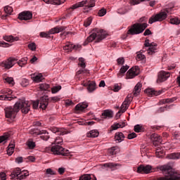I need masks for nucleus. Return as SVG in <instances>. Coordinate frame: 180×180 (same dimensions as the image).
I'll return each mask as SVG.
<instances>
[{
    "instance_id": "obj_7",
    "label": "nucleus",
    "mask_w": 180,
    "mask_h": 180,
    "mask_svg": "<svg viewBox=\"0 0 180 180\" xmlns=\"http://www.w3.org/2000/svg\"><path fill=\"white\" fill-rule=\"evenodd\" d=\"M11 176V179H15V178L20 180L26 179V178L29 176V172H27V170L22 171L19 167H18L13 171Z\"/></svg>"
},
{
    "instance_id": "obj_63",
    "label": "nucleus",
    "mask_w": 180,
    "mask_h": 180,
    "mask_svg": "<svg viewBox=\"0 0 180 180\" xmlns=\"http://www.w3.org/2000/svg\"><path fill=\"white\" fill-rule=\"evenodd\" d=\"M8 136H0V143H3V141H6L8 140Z\"/></svg>"
},
{
    "instance_id": "obj_1",
    "label": "nucleus",
    "mask_w": 180,
    "mask_h": 180,
    "mask_svg": "<svg viewBox=\"0 0 180 180\" xmlns=\"http://www.w3.org/2000/svg\"><path fill=\"white\" fill-rule=\"evenodd\" d=\"M157 169L162 172L165 174L164 176L155 177L154 180H180V176H178V173L172 169V167L168 165L158 166L155 169L150 165H141L137 168L136 172L139 174H150V172H155Z\"/></svg>"
},
{
    "instance_id": "obj_44",
    "label": "nucleus",
    "mask_w": 180,
    "mask_h": 180,
    "mask_svg": "<svg viewBox=\"0 0 180 180\" xmlns=\"http://www.w3.org/2000/svg\"><path fill=\"white\" fill-rule=\"evenodd\" d=\"M4 82H7L10 85H15V81L13 80V77H6L4 78Z\"/></svg>"
},
{
    "instance_id": "obj_17",
    "label": "nucleus",
    "mask_w": 180,
    "mask_h": 180,
    "mask_svg": "<svg viewBox=\"0 0 180 180\" xmlns=\"http://www.w3.org/2000/svg\"><path fill=\"white\" fill-rule=\"evenodd\" d=\"M84 86H86V89L89 94H92L96 89V83L95 82L89 81L84 83Z\"/></svg>"
},
{
    "instance_id": "obj_11",
    "label": "nucleus",
    "mask_w": 180,
    "mask_h": 180,
    "mask_svg": "<svg viewBox=\"0 0 180 180\" xmlns=\"http://www.w3.org/2000/svg\"><path fill=\"white\" fill-rule=\"evenodd\" d=\"M144 46L145 47L143 49V51H146V48L148 47V49H147L148 54L152 55L154 54L155 51H157V44L154 42L150 43V40L148 39H146L145 41Z\"/></svg>"
},
{
    "instance_id": "obj_3",
    "label": "nucleus",
    "mask_w": 180,
    "mask_h": 180,
    "mask_svg": "<svg viewBox=\"0 0 180 180\" xmlns=\"http://www.w3.org/2000/svg\"><path fill=\"white\" fill-rule=\"evenodd\" d=\"M105 38L106 34L105 33V31H103V30H99L98 28H96L94 30V32L87 37L84 44V46H86L88 43H91L94 41V40H95L96 43H99Z\"/></svg>"
},
{
    "instance_id": "obj_38",
    "label": "nucleus",
    "mask_w": 180,
    "mask_h": 180,
    "mask_svg": "<svg viewBox=\"0 0 180 180\" xmlns=\"http://www.w3.org/2000/svg\"><path fill=\"white\" fill-rule=\"evenodd\" d=\"M39 89H41V91H48V92H50L51 87L49 84L43 83L39 84Z\"/></svg>"
},
{
    "instance_id": "obj_16",
    "label": "nucleus",
    "mask_w": 180,
    "mask_h": 180,
    "mask_svg": "<svg viewBox=\"0 0 180 180\" xmlns=\"http://www.w3.org/2000/svg\"><path fill=\"white\" fill-rule=\"evenodd\" d=\"M79 63H78V65H79V67H82V69L78 70L77 74V75H79L80 74H85L88 71L86 70V69H85V67H86V65L85 64V59H84V58H79Z\"/></svg>"
},
{
    "instance_id": "obj_25",
    "label": "nucleus",
    "mask_w": 180,
    "mask_h": 180,
    "mask_svg": "<svg viewBox=\"0 0 180 180\" xmlns=\"http://www.w3.org/2000/svg\"><path fill=\"white\" fill-rule=\"evenodd\" d=\"M45 4H52L53 5H61L64 4L65 0H42Z\"/></svg>"
},
{
    "instance_id": "obj_27",
    "label": "nucleus",
    "mask_w": 180,
    "mask_h": 180,
    "mask_svg": "<svg viewBox=\"0 0 180 180\" xmlns=\"http://www.w3.org/2000/svg\"><path fill=\"white\" fill-rule=\"evenodd\" d=\"M31 78L33 79V81H34V82H41V81H43V75H41V73L32 75Z\"/></svg>"
},
{
    "instance_id": "obj_34",
    "label": "nucleus",
    "mask_w": 180,
    "mask_h": 180,
    "mask_svg": "<svg viewBox=\"0 0 180 180\" xmlns=\"http://www.w3.org/2000/svg\"><path fill=\"white\" fill-rule=\"evenodd\" d=\"M88 108V103H79L75 106L76 110H85Z\"/></svg>"
},
{
    "instance_id": "obj_24",
    "label": "nucleus",
    "mask_w": 180,
    "mask_h": 180,
    "mask_svg": "<svg viewBox=\"0 0 180 180\" xmlns=\"http://www.w3.org/2000/svg\"><path fill=\"white\" fill-rule=\"evenodd\" d=\"M4 39L6 41L13 43V41H19V37H13L12 35H8V36L4 37Z\"/></svg>"
},
{
    "instance_id": "obj_50",
    "label": "nucleus",
    "mask_w": 180,
    "mask_h": 180,
    "mask_svg": "<svg viewBox=\"0 0 180 180\" xmlns=\"http://www.w3.org/2000/svg\"><path fill=\"white\" fill-rule=\"evenodd\" d=\"M175 101H176V98H172L163 99L162 102L163 103H172V102H175Z\"/></svg>"
},
{
    "instance_id": "obj_45",
    "label": "nucleus",
    "mask_w": 180,
    "mask_h": 180,
    "mask_svg": "<svg viewBox=\"0 0 180 180\" xmlns=\"http://www.w3.org/2000/svg\"><path fill=\"white\" fill-rule=\"evenodd\" d=\"M51 91L52 92V94H57V92H58L59 91H61V86H55L52 88H51Z\"/></svg>"
},
{
    "instance_id": "obj_10",
    "label": "nucleus",
    "mask_w": 180,
    "mask_h": 180,
    "mask_svg": "<svg viewBox=\"0 0 180 180\" xmlns=\"http://www.w3.org/2000/svg\"><path fill=\"white\" fill-rule=\"evenodd\" d=\"M51 153L54 154L55 155H67V154H69L70 150H65V148H63L60 145H55L50 148Z\"/></svg>"
},
{
    "instance_id": "obj_61",
    "label": "nucleus",
    "mask_w": 180,
    "mask_h": 180,
    "mask_svg": "<svg viewBox=\"0 0 180 180\" xmlns=\"http://www.w3.org/2000/svg\"><path fill=\"white\" fill-rule=\"evenodd\" d=\"M136 137H137V134H136V133L134 132L128 134V139L129 140H131L132 139H136Z\"/></svg>"
},
{
    "instance_id": "obj_58",
    "label": "nucleus",
    "mask_w": 180,
    "mask_h": 180,
    "mask_svg": "<svg viewBox=\"0 0 180 180\" xmlns=\"http://www.w3.org/2000/svg\"><path fill=\"white\" fill-rule=\"evenodd\" d=\"M55 144H56V146H58V144H63V138L57 137L55 140Z\"/></svg>"
},
{
    "instance_id": "obj_33",
    "label": "nucleus",
    "mask_w": 180,
    "mask_h": 180,
    "mask_svg": "<svg viewBox=\"0 0 180 180\" xmlns=\"http://www.w3.org/2000/svg\"><path fill=\"white\" fill-rule=\"evenodd\" d=\"M141 86H143V85L141 84V83H138L135 87H134V90L133 91V94L135 96H137V95H139V94H140V92H141Z\"/></svg>"
},
{
    "instance_id": "obj_37",
    "label": "nucleus",
    "mask_w": 180,
    "mask_h": 180,
    "mask_svg": "<svg viewBox=\"0 0 180 180\" xmlns=\"http://www.w3.org/2000/svg\"><path fill=\"white\" fill-rule=\"evenodd\" d=\"M145 92H146L148 95H151V96L155 95L157 96L158 95H161V91H155L152 89H146Z\"/></svg>"
},
{
    "instance_id": "obj_39",
    "label": "nucleus",
    "mask_w": 180,
    "mask_h": 180,
    "mask_svg": "<svg viewBox=\"0 0 180 180\" xmlns=\"http://www.w3.org/2000/svg\"><path fill=\"white\" fill-rule=\"evenodd\" d=\"M108 153L110 155H116L119 153V147L114 146L108 150Z\"/></svg>"
},
{
    "instance_id": "obj_54",
    "label": "nucleus",
    "mask_w": 180,
    "mask_h": 180,
    "mask_svg": "<svg viewBox=\"0 0 180 180\" xmlns=\"http://www.w3.org/2000/svg\"><path fill=\"white\" fill-rule=\"evenodd\" d=\"M40 135H41L40 139H41V140H44L45 141H47V140L50 139V136H49V132H47V134H44Z\"/></svg>"
},
{
    "instance_id": "obj_30",
    "label": "nucleus",
    "mask_w": 180,
    "mask_h": 180,
    "mask_svg": "<svg viewBox=\"0 0 180 180\" xmlns=\"http://www.w3.org/2000/svg\"><path fill=\"white\" fill-rule=\"evenodd\" d=\"M98 136H99V131L96 129H93L86 134L87 137H91L93 139L98 137Z\"/></svg>"
},
{
    "instance_id": "obj_64",
    "label": "nucleus",
    "mask_w": 180,
    "mask_h": 180,
    "mask_svg": "<svg viewBox=\"0 0 180 180\" xmlns=\"http://www.w3.org/2000/svg\"><path fill=\"white\" fill-rule=\"evenodd\" d=\"M0 178L1 180H6V174L5 172H1L0 173Z\"/></svg>"
},
{
    "instance_id": "obj_8",
    "label": "nucleus",
    "mask_w": 180,
    "mask_h": 180,
    "mask_svg": "<svg viewBox=\"0 0 180 180\" xmlns=\"http://www.w3.org/2000/svg\"><path fill=\"white\" fill-rule=\"evenodd\" d=\"M82 6H85V8H94L95 6V1L94 0L90 1H82L80 2L76 3L75 4L72 5L70 8L69 11H74V9H77L78 8H82Z\"/></svg>"
},
{
    "instance_id": "obj_40",
    "label": "nucleus",
    "mask_w": 180,
    "mask_h": 180,
    "mask_svg": "<svg viewBox=\"0 0 180 180\" xmlns=\"http://www.w3.org/2000/svg\"><path fill=\"white\" fill-rule=\"evenodd\" d=\"M134 131L136 133H141V131H144V126L141 124H136L134 126Z\"/></svg>"
},
{
    "instance_id": "obj_36",
    "label": "nucleus",
    "mask_w": 180,
    "mask_h": 180,
    "mask_svg": "<svg viewBox=\"0 0 180 180\" xmlns=\"http://www.w3.org/2000/svg\"><path fill=\"white\" fill-rule=\"evenodd\" d=\"M124 126H126V122H118L112 126V130H117V129L123 128Z\"/></svg>"
},
{
    "instance_id": "obj_21",
    "label": "nucleus",
    "mask_w": 180,
    "mask_h": 180,
    "mask_svg": "<svg viewBox=\"0 0 180 180\" xmlns=\"http://www.w3.org/2000/svg\"><path fill=\"white\" fill-rule=\"evenodd\" d=\"M30 133L33 136H39L40 134H47V131L40 130L38 129H32L30 130Z\"/></svg>"
},
{
    "instance_id": "obj_55",
    "label": "nucleus",
    "mask_w": 180,
    "mask_h": 180,
    "mask_svg": "<svg viewBox=\"0 0 180 180\" xmlns=\"http://www.w3.org/2000/svg\"><path fill=\"white\" fill-rule=\"evenodd\" d=\"M144 1H150V0H131L130 1L131 5H139L140 2H144Z\"/></svg>"
},
{
    "instance_id": "obj_6",
    "label": "nucleus",
    "mask_w": 180,
    "mask_h": 180,
    "mask_svg": "<svg viewBox=\"0 0 180 180\" xmlns=\"http://www.w3.org/2000/svg\"><path fill=\"white\" fill-rule=\"evenodd\" d=\"M147 23H135L132 25V27L128 30L127 34H140V33H143V30L147 29Z\"/></svg>"
},
{
    "instance_id": "obj_42",
    "label": "nucleus",
    "mask_w": 180,
    "mask_h": 180,
    "mask_svg": "<svg viewBox=\"0 0 180 180\" xmlns=\"http://www.w3.org/2000/svg\"><path fill=\"white\" fill-rule=\"evenodd\" d=\"M171 25H180V19L178 17H172L170 18Z\"/></svg>"
},
{
    "instance_id": "obj_35",
    "label": "nucleus",
    "mask_w": 180,
    "mask_h": 180,
    "mask_svg": "<svg viewBox=\"0 0 180 180\" xmlns=\"http://www.w3.org/2000/svg\"><path fill=\"white\" fill-rule=\"evenodd\" d=\"M129 68H130L129 65L122 66L120 70V72L117 74L118 77H122L124 75Z\"/></svg>"
},
{
    "instance_id": "obj_9",
    "label": "nucleus",
    "mask_w": 180,
    "mask_h": 180,
    "mask_svg": "<svg viewBox=\"0 0 180 180\" xmlns=\"http://www.w3.org/2000/svg\"><path fill=\"white\" fill-rule=\"evenodd\" d=\"M64 30H65V27L56 26L51 29L49 32H40L39 36L40 37L49 39V37H50V34H56L57 33H60V32H64Z\"/></svg>"
},
{
    "instance_id": "obj_56",
    "label": "nucleus",
    "mask_w": 180,
    "mask_h": 180,
    "mask_svg": "<svg viewBox=\"0 0 180 180\" xmlns=\"http://www.w3.org/2000/svg\"><path fill=\"white\" fill-rule=\"evenodd\" d=\"M98 15V16H101V17L105 16V15H106V9L102 8V9L99 10Z\"/></svg>"
},
{
    "instance_id": "obj_60",
    "label": "nucleus",
    "mask_w": 180,
    "mask_h": 180,
    "mask_svg": "<svg viewBox=\"0 0 180 180\" xmlns=\"http://www.w3.org/2000/svg\"><path fill=\"white\" fill-rule=\"evenodd\" d=\"M117 61L119 65H123L124 64V58H119Z\"/></svg>"
},
{
    "instance_id": "obj_4",
    "label": "nucleus",
    "mask_w": 180,
    "mask_h": 180,
    "mask_svg": "<svg viewBox=\"0 0 180 180\" xmlns=\"http://www.w3.org/2000/svg\"><path fill=\"white\" fill-rule=\"evenodd\" d=\"M172 11V8H166L165 11H162L155 15H153L148 21L150 25H153L155 22H162V20H165L167 19V16H168V13H169Z\"/></svg>"
},
{
    "instance_id": "obj_57",
    "label": "nucleus",
    "mask_w": 180,
    "mask_h": 180,
    "mask_svg": "<svg viewBox=\"0 0 180 180\" xmlns=\"http://www.w3.org/2000/svg\"><path fill=\"white\" fill-rule=\"evenodd\" d=\"M27 47L30 49V50H32V51H34V50H36V44L34 42L28 44Z\"/></svg>"
},
{
    "instance_id": "obj_47",
    "label": "nucleus",
    "mask_w": 180,
    "mask_h": 180,
    "mask_svg": "<svg viewBox=\"0 0 180 180\" xmlns=\"http://www.w3.org/2000/svg\"><path fill=\"white\" fill-rule=\"evenodd\" d=\"M27 146L30 150H33L36 147V143L33 141L30 140L27 142Z\"/></svg>"
},
{
    "instance_id": "obj_49",
    "label": "nucleus",
    "mask_w": 180,
    "mask_h": 180,
    "mask_svg": "<svg viewBox=\"0 0 180 180\" xmlns=\"http://www.w3.org/2000/svg\"><path fill=\"white\" fill-rule=\"evenodd\" d=\"M4 12L7 13L8 15H11L13 12V8L11 6H6L4 7Z\"/></svg>"
},
{
    "instance_id": "obj_12",
    "label": "nucleus",
    "mask_w": 180,
    "mask_h": 180,
    "mask_svg": "<svg viewBox=\"0 0 180 180\" xmlns=\"http://www.w3.org/2000/svg\"><path fill=\"white\" fill-rule=\"evenodd\" d=\"M140 74V69L138 66H135L129 69L127 72V79H131L134 77H137Z\"/></svg>"
},
{
    "instance_id": "obj_59",
    "label": "nucleus",
    "mask_w": 180,
    "mask_h": 180,
    "mask_svg": "<svg viewBox=\"0 0 180 180\" xmlns=\"http://www.w3.org/2000/svg\"><path fill=\"white\" fill-rule=\"evenodd\" d=\"M46 174L47 175H56V172H54L51 168H49L46 169Z\"/></svg>"
},
{
    "instance_id": "obj_2",
    "label": "nucleus",
    "mask_w": 180,
    "mask_h": 180,
    "mask_svg": "<svg viewBox=\"0 0 180 180\" xmlns=\"http://www.w3.org/2000/svg\"><path fill=\"white\" fill-rule=\"evenodd\" d=\"M32 103L22 101L21 99L18 101L13 107L8 106L4 108L5 116L8 120V122L11 123L15 120L16 118V115L18 112L21 110L22 113L27 115L30 111V105Z\"/></svg>"
},
{
    "instance_id": "obj_13",
    "label": "nucleus",
    "mask_w": 180,
    "mask_h": 180,
    "mask_svg": "<svg viewBox=\"0 0 180 180\" xmlns=\"http://www.w3.org/2000/svg\"><path fill=\"white\" fill-rule=\"evenodd\" d=\"M16 58H9L7 60H4L1 63V66L6 70H9L12 68L15 64H16Z\"/></svg>"
},
{
    "instance_id": "obj_18",
    "label": "nucleus",
    "mask_w": 180,
    "mask_h": 180,
    "mask_svg": "<svg viewBox=\"0 0 180 180\" xmlns=\"http://www.w3.org/2000/svg\"><path fill=\"white\" fill-rule=\"evenodd\" d=\"M52 133H57L58 136H64V134H68V131L64 128H57L56 127L51 128Z\"/></svg>"
},
{
    "instance_id": "obj_31",
    "label": "nucleus",
    "mask_w": 180,
    "mask_h": 180,
    "mask_svg": "<svg viewBox=\"0 0 180 180\" xmlns=\"http://www.w3.org/2000/svg\"><path fill=\"white\" fill-rule=\"evenodd\" d=\"M79 180H96V177L93 174H84L79 177Z\"/></svg>"
},
{
    "instance_id": "obj_41",
    "label": "nucleus",
    "mask_w": 180,
    "mask_h": 180,
    "mask_svg": "<svg viewBox=\"0 0 180 180\" xmlns=\"http://www.w3.org/2000/svg\"><path fill=\"white\" fill-rule=\"evenodd\" d=\"M13 151H15V144L11 143L8 147L7 154H8V155H12Z\"/></svg>"
},
{
    "instance_id": "obj_32",
    "label": "nucleus",
    "mask_w": 180,
    "mask_h": 180,
    "mask_svg": "<svg viewBox=\"0 0 180 180\" xmlns=\"http://www.w3.org/2000/svg\"><path fill=\"white\" fill-rule=\"evenodd\" d=\"M167 158L169 160H179L180 159V153H173L168 154Z\"/></svg>"
},
{
    "instance_id": "obj_53",
    "label": "nucleus",
    "mask_w": 180,
    "mask_h": 180,
    "mask_svg": "<svg viewBox=\"0 0 180 180\" xmlns=\"http://www.w3.org/2000/svg\"><path fill=\"white\" fill-rule=\"evenodd\" d=\"M20 85L23 87L27 86V85H29V80L27 79H22Z\"/></svg>"
},
{
    "instance_id": "obj_23",
    "label": "nucleus",
    "mask_w": 180,
    "mask_h": 180,
    "mask_svg": "<svg viewBox=\"0 0 180 180\" xmlns=\"http://www.w3.org/2000/svg\"><path fill=\"white\" fill-rule=\"evenodd\" d=\"M101 116L103 119H110L113 117V112L109 110H105L101 114Z\"/></svg>"
},
{
    "instance_id": "obj_51",
    "label": "nucleus",
    "mask_w": 180,
    "mask_h": 180,
    "mask_svg": "<svg viewBox=\"0 0 180 180\" xmlns=\"http://www.w3.org/2000/svg\"><path fill=\"white\" fill-rule=\"evenodd\" d=\"M112 90L114 91V92H119V91H120V89H122V86L119 84H115L113 86H112Z\"/></svg>"
},
{
    "instance_id": "obj_15",
    "label": "nucleus",
    "mask_w": 180,
    "mask_h": 180,
    "mask_svg": "<svg viewBox=\"0 0 180 180\" xmlns=\"http://www.w3.org/2000/svg\"><path fill=\"white\" fill-rule=\"evenodd\" d=\"M169 77H171L169 72L162 70L158 74V81H160V82H164V81H167V78H169Z\"/></svg>"
},
{
    "instance_id": "obj_19",
    "label": "nucleus",
    "mask_w": 180,
    "mask_h": 180,
    "mask_svg": "<svg viewBox=\"0 0 180 180\" xmlns=\"http://www.w3.org/2000/svg\"><path fill=\"white\" fill-rule=\"evenodd\" d=\"M130 102H131V98L127 96L121 105V110H122V113H124V112L127 110L129 106H130Z\"/></svg>"
},
{
    "instance_id": "obj_26",
    "label": "nucleus",
    "mask_w": 180,
    "mask_h": 180,
    "mask_svg": "<svg viewBox=\"0 0 180 180\" xmlns=\"http://www.w3.org/2000/svg\"><path fill=\"white\" fill-rule=\"evenodd\" d=\"M115 140L117 143H122L124 140V135L122 132H117L115 135Z\"/></svg>"
},
{
    "instance_id": "obj_29",
    "label": "nucleus",
    "mask_w": 180,
    "mask_h": 180,
    "mask_svg": "<svg viewBox=\"0 0 180 180\" xmlns=\"http://www.w3.org/2000/svg\"><path fill=\"white\" fill-rule=\"evenodd\" d=\"M131 9V8L129 6H126L121 8H119L117 10V13H119L120 15H125V13H127V12H129V11H130Z\"/></svg>"
},
{
    "instance_id": "obj_62",
    "label": "nucleus",
    "mask_w": 180,
    "mask_h": 180,
    "mask_svg": "<svg viewBox=\"0 0 180 180\" xmlns=\"http://www.w3.org/2000/svg\"><path fill=\"white\" fill-rule=\"evenodd\" d=\"M144 58H146V56H144L141 53L138 54L136 56V60H138L139 61H140V60H144Z\"/></svg>"
},
{
    "instance_id": "obj_52",
    "label": "nucleus",
    "mask_w": 180,
    "mask_h": 180,
    "mask_svg": "<svg viewBox=\"0 0 180 180\" xmlns=\"http://www.w3.org/2000/svg\"><path fill=\"white\" fill-rule=\"evenodd\" d=\"M58 101H60V98H58V97L55 96V97H51L49 98L47 97V102L49 103V102H58Z\"/></svg>"
},
{
    "instance_id": "obj_20",
    "label": "nucleus",
    "mask_w": 180,
    "mask_h": 180,
    "mask_svg": "<svg viewBox=\"0 0 180 180\" xmlns=\"http://www.w3.org/2000/svg\"><path fill=\"white\" fill-rule=\"evenodd\" d=\"M150 140L153 142V145L157 147L159 143H161V136L158 134H152L150 135Z\"/></svg>"
},
{
    "instance_id": "obj_14",
    "label": "nucleus",
    "mask_w": 180,
    "mask_h": 180,
    "mask_svg": "<svg viewBox=\"0 0 180 180\" xmlns=\"http://www.w3.org/2000/svg\"><path fill=\"white\" fill-rule=\"evenodd\" d=\"M33 18V14L30 11H23L18 14L20 20H30Z\"/></svg>"
},
{
    "instance_id": "obj_43",
    "label": "nucleus",
    "mask_w": 180,
    "mask_h": 180,
    "mask_svg": "<svg viewBox=\"0 0 180 180\" xmlns=\"http://www.w3.org/2000/svg\"><path fill=\"white\" fill-rule=\"evenodd\" d=\"M13 97L9 96L8 95H1L0 96V101H12Z\"/></svg>"
},
{
    "instance_id": "obj_48",
    "label": "nucleus",
    "mask_w": 180,
    "mask_h": 180,
    "mask_svg": "<svg viewBox=\"0 0 180 180\" xmlns=\"http://www.w3.org/2000/svg\"><path fill=\"white\" fill-rule=\"evenodd\" d=\"M91 23H92V17H89L84 22V26L85 27H88V26H91Z\"/></svg>"
},
{
    "instance_id": "obj_28",
    "label": "nucleus",
    "mask_w": 180,
    "mask_h": 180,
    "mask_svg": "<svg viewBox=\"0 0 180 180\" xmlns=\"http://www.w3.org/2000/svg\"><path fill=\"white\" fill-rule=\"evenodd\" d=\"M103 166L105 168H110V169H112V171H115V169H116V167H119V164L113 163V162H108V163L103 164Z\"/></svg>"
},
{
    "instance_id": "obj_5",
    "label": "nucleus",
    "mask_w": 180,
    "mask_h": 180,
    "mask_svg": "<svg viewBox=\"0 0 180 180\" xmlns=\"http://www.w3.org/2000/svg\"><path fill=\"white\" fill-rule=\"evenodd\" d=\"M21 101H22V102H30L31 103L30 105V110L32 105L33 109H37V108L39 106V108L42 109L43 110H44V109H46V108L48 106L47 97H41L39 101H29L25 99H21Z\"/></svg>"
},
{
    "instance_id": "obj_22",
    "label": "nucleus",
    "mask_w": 180,
    "mask_h": 180,
    "mask_svg": "<svg viewBox=\"0 0 180 180\" xmlns=\"http://www.w3.org/2000/svg\"><path fill=\"white\" fill-rule=\"evenodd\" d=\"M78 47L72 44L68 43L65 46H63V50L70 53L72 50H77Z\"/></svg>"
},
{
    "instance_id": "obj_46",
    "label": "nucleus",
    "mask_w": 180,
    "mask_h": 180,
    "mask_svg": "<svg viewBox=\"0 0 180 180\" xmlns=\"http://www.w3.org/2000/svg\"><path fill=\"white\" fill-rule=\"evenodd\" d=\"M155 155L158 158H162V157H164V151H162L161 149L158 148L156 150Z\"/></svg>"
}]
</instances>
